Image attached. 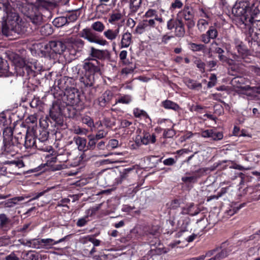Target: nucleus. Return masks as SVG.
<instances>
[{
  "label": "nucleus",
  "instance_id": "nucleus-1",
  "mask_svg": "<svg viewBox=\"0 0 260 260\" xmlns=\"http://www.w3.org/2000/svg\"><path fill=\"white\" fill-rule=\"evenodd\" d=\"M19 15L9 2L0 3V20L2 31L6 36H12L13 33H24L26 29L19 21Z\"/></svg>",
  "mask_w": 260,
  "mask_h": 260
},
{
  "label": "nucleus",
  "instance_id": "nucleus-2",
  "mask_svg": "<svg viewBox=\"0 0 260 260\" xmlns=\"http://www.w3.org/2000/svg\"><path fill=\"white\" fill-rule=\"evenodd\" d=\"M61 0H36L34 3H29L26 0H23L17 1L16 6L36 28L42 24L44 20L43 15L41 12V8L46 6V3L56 5Z\"/></svg>",
  "mask_w": 260,
  "mask_h": 260
},
{
  "label": "nucleus",
  "instance_id": "nucleus-3",
  "mask_svg": "<svg viewBox=\"0 0 260 260\" xmlns=\"http://www.w3.org/2000/svg\"><path fill=\"white\" fill-rule=\"evenodd\" d=\"M9 57L14 65L17 76H26V77L30 75L34 76V71L30 66L26 63L23 58L15 53L10 54Z\"/></svg>",
  "mask_w": 260,
  "mask_h": 260
},
{
  "label": "nucleus",
  "instance_id": "nucleus-4",
  "mask_svg": "<svg viewBox=\"0 0 260 260\" xmlns=\"http://www.w3.org/2000/svg\"><path fill=\"white\" fill-rule=\"evenodd\" d=\"M167 27L170 30L174 28V34L177 37H183L185 34L184 24L181 19H170L167 22Z\"/></svg>",
  "mask_w": 260,
  "mask_h": 260
},
{
  "label": "nucleus",
  "instance_id": "nucleus-5",
  "mask_svg": "<svg viewBox=\"0 0 260 260\" xmlns=\"http://www.w3.org/2000/svg\"><path fill=\"white\" fill-rule=\"evenodd\" d=\"M179 19H184L186 21V25L188 29L192 28L195 25L193 20L194 14L192 9L188 6H185L184 8L177 14Z\"/></svg>",
  "mask_w": 260,
  "mask_h": 260
},
{
  "label": "nucleus",
  "instance_id": "nucleus-6",
  "mask_svg": "<svg viewBox=\"0 0 260 260\" xmlns=\"http://www.w3.org/2000/svg\"><path fill=\"white\" fill-rule=\"evenodd\" d=\"M250 8L247 6V4L242 3L239 6H235L232 9V12L235 15L241 17V20L246 25L248 24V21H250L252 17H249L247 13H250Z\"/></svg>",
  "mask_w": 260,
  "mask_h": 260
},
{
  "label": "nucleus",
  "instance_id": "nucleus-7",
  "mask_svg": "<svg viewBox=\"0 0 260 260\" xmlns=\"http://www.w3.org/2000/svg\"><path fill=\"white\" fill-rule=\"evenodd\" d=\"M79 36L90 43H94L103 46L108 43L106 40L99 38V37L90 28H86L83 29L80 32Z\"/></svg>",
  "mask_w": 260,
  "mask_h": 260
},
{
  "label": "nucleus",
  "instance_id": "nucleus-8",
  "mask_svg": "<svg viewBox=\"0 0 260 260\" xmlns=\"http://www.w3.org/2000/svg\"><path fill=\"white\" fill-rule=\"evenodd\" d=\"M116 176L115 172L112 169L104 170L98 174V182L101 185H109Z\"/></svg>",
  "mask_w": 260,
  "mask_h": 260
},
{
  "label": "nucleus",
  "instance_id": "nucleus-9",
  "mask_svg": "<svg viewBox=\"0 0 260 260\" xmlns=\"http://www.w3.org/2000/svg\"><path fill=\"white\" fill-rule=\"evenodd\" d=\"M156 141V137L154 134L150 135L148 133H144L143 136L138 135L136 137L135 144L132 147L136 149L142 145H147L149 143H154Z\"/></svg>",
  "mask_w": 260,
  "mask_h": 260
},
{
  "label": "nucleus",
  "instance_id": "nucleus-10",
  "mask_svg": "<svg viewBox=\"0 0 260 260\" xmlns=\"http://www.w3.org/2000/svg\"><path fill=\"white\" fill-rule=\"evenodd\" d=\"M83 68L86 73L89 75L95 74H101V69L99 66V62L95 59H90L85 60L83 65Z\"/></svg>",
  "mask_w": 260,
  "mask_h": 260
},
{
  "label": "nucleus",
  "instance_id": "nucleus-11",
  "mask_svg": "<svg viewBox=\"0 0 260 260\" xmlns=\"http://www.w3.org/2000/svg\"><path fill=\"white\" fill-rule=\"evenodd\" d=\"M50 116L59 126L63 125V120L61 116V109L57 104H53L50 110Z\"/></svg>",
  "mask_w": 260,
  "mask_h": 260
},
{
  "label": "nucleus",
  "instance_id": "nucleus-12",
  "mask_svg": "<svg viewBox=\"0 0 260 260\" xmlns=\"http://www.w3.org/2000/svg\"><path fill=\"white\" fill-rule=\"evenodd\" d=\"M65 95L69 103L77 105L80 102V93L78 89L70 88L65 92Z\"/></svg>",
  "mask_w": 260,
  "mask_h": 260
},
{
  "label": "nucleus",
  "instance_id": "nucleus-13",
  "mask_svg": "<svg viewBox=\"0 0 260 260\" xmlns=\"http://www.w3.org/2000/svg\"><path fill=\"white\" fill-rule=\"evenodd\" d=\"M207 170V168L199 169L191 173L193 175L191 176L183 177L181 180L184 183H196L197 182L198 179L203 176Z\"/></svg>",
  "mask_w": 260,
  "mask_h": 260
},
{
  "label": "nucleus",
  "instance_id": "nucleus-14",
  "mask_svg": "<svg viewBox=\"0 0 260 260\" xmlns=\"http://www.w3.org/2000/svg\"><path fill=\"white\" fill-rule=\"evenodd\" d=\"M4 141L5 143V151L8 153H11L12 155L17 152L18 148L20 147V146L13 142L11 139L9 140V138L7 140V138L5 136H4Z\"/></svg>",
  "mask_w": 260,
  "mask_h": 260
},
{
  "label": "nucleus",
  "instance_id": "nucleus-15",
  "mask_svg": "<svg viewBox=\"0 0 260 260\" xmlns=\"http://www.w3.org/2000/svg\"><path fill=\"white\" fill-rule=\"evenodd\" d=\"M49 46L51 50L56 54H61L66 50L67 46L61 41H52L49 42Z\"/></svg>",
  "mask_w": 260,
  "mask_h": 260
},
{
  "label": "nucleus",
  "instance_id": "nucleus-16",
  "mask_svg": "<svg viewBox=\"0 0 260 260\" xmlns=\"http://www.w3.org/2000/svg\"><path fill=\"white\" fill-rule=\"evenodd\" d=\"M109 51L107 50H100L93 47L90 48L89 55L92 58L103 60L109 56Z\"/></svg>",
  "mask_w": 260,
  "mask_h": 260
},
{
  "label": "nucleus",
  "instance_id": "nucleus-17",
  "mask_svg": "<svg viewBox=\"0 0 260 260\" xmlns=\"http://www.w3.org/2000/svg\"><path fill=\"white\" fill-rule=\"evenodd\" d=\"M32 132L38 143L45 142L48 140L49 132L46 129L38 127Z\"/></svg>",
  "mask_w": 260,
  "mask_h": 260
},
{
  "label": "nucleus",
  "instance_id": "nucleus-18",
  "mask_svg": "<svg viewBox=\"0 0 260 260\" xmlns=\"http://www.w3.org/2000/svg\"><path fill=\"white\" fill-rule=\"evenodd\" d=\"M122 2L126 3L128 0H121ZM142 0H129V15H134L140 9L142 5Z\"/></svg>",
  "mask_w": 260,
  "mask_h": 260
},
{
  "label": "nucleus",
  "instance_id": "nucleus-19",
  "mask_svg": "<svg viewBox=\"0 0 260 260\" xmlns=\"http://www.w3.org/2000/svg\"><path fill=\"white\" fill-rule=\"evenodd\" d=\"M24 139L25 141L23 142L24 145L26 148L35 147L40 149V146L38 145V142L36 137H34L31 135H28L26 133V134L24 137Z\"/></svg>",
  "mask_w": 260,
  "mask_h": 260
},
{
  "label": "nucleus",
  "instance_id": "nucleus-20",
  "mask_svg": "<svg viewBox=\"0 0 260 260\" xmlns=\"http://www.w3.org/2000/svg\"><path fill=\"white\" fill-rule=\"evenodd\" d=\"M69 43L70 47L78 52L82 51L85 45L84 42L80 39H69Z\"/></svg>",
  "mask_w": 260,
  "mask_h": 260
},
{
  "label": "nucleus",
  "instance_id": "nucleus-21",
  "mask_svg": "<svg viewBox=\"0 0 260 260\" xmlns=\"http://www.w3.org/2000/svg\"><path fill=\"white\" fill-rule=\"evenodd\" d=\"M112 94L110 91H106L98 99L99 104L101 107H105L111 100Z\"/></svg>",
  "mask_w": 260,
  "mask_h": 260
},
{
  "label": "nucleus",
  "instance_id": "nucleus-22",
  "mask_svg": "<svg viewBox=\"0 0 260 260\" xmlns=\"http://www.w3.org/2000/svg\"><path fill=\"white\" fill-rule=\"evenodd\" d=\"M66 237H64L58 241H55L53 239H42L41 242L42 243L43 248L48 249L52 247L53 245L57 244L65 240Z\"/></svg>",
  "mask_w": 260,
  "mask_h": 260
},
{
  "label": "nucleus",
  "instance_id": "nucleus-23",
  "mask_svg": "<svg viewBox=\"0 0 260 260\" xmlns=\"http://www.w3.org/2000/svg\"><path fill=\"white\" fill-rule=\"evenodd\" d=\"M25 122L27 124V130L31 129L32 132L35 129L38 128L37 126V118L35 115H31L28 116L25 119Z\"/></svg>",
  "mask_w": 260,
  "mask_h": 260
},
{
  "label": "nucleus",
  "instance_id": "nucleus-24",
  "mask_svg": "<svg viewBox=\"0 0 260 260\" xmlns=\"http://www.w3.org/2000/svg\"><path fill=\"white\" fill-rule=\"evenodd\" d=\"M12 74L9 71V67L7 61L0 58V76L8 77Z\"/></svg>",
  "mask_w": 260,
  "mask_h": 260
},
{
  "label": "nucleus",
  "instance_id": "nucleus-25",
  "mask_svg": "<svg viewBox=\"0 0 260 260\" xmlns=\"http://www.w3.org/2000/svg\"><path fill=\"white\" fill-rule=\"evenodd\" d=\"M11 220L4 213L0 214V229L4 231H7L10 229L9 224Z\"/></svg>",
  "mask_w": 260,
  "mask_h": 260
},
{
  "label": "nucleus",
  "instance_id": "nucleus-26",
  "mask_svg": "<svg viewBox=\"0 0 260 260\" xmlns=\"http://www.w3.org/2000/svg\"><path fill=\"white\" fill-rule=\"evenodd\" d=\"M80 82L83 84L85 87L92 86L94 83V76L92 74L86 73L85 75L80 78Z\"/></svg>",
  "mask_w": 260,
  "mask_h": 260
},
{
  "label": "nucleus",
  "instance_id": "nucleus-27",
  "mask_svg": "<svg viewBox=\"0 0 260 260\" xmlns=\"http://www.w3.org/2000/svg\"><path fill=\"white\" fill-rule=\"evenodd\" d=\"M132 42V36L130 32L124 33L122 37L121 41V48L128 47Z\"/></svg>",
  "mask_w": 260,
  "mask_h": 260
},
{
  "label": "nucleus",
  "instance_id": "nucleus-28",
  "mask_svg": "<svg viewBox=\"0 0 260 260\" xmlns=\"http://www.w3.org/2000/svg\"><path fill=\"white\" fill-rule=\"evenodd\" d=\"M56 153L55 159H58V162H65L68 160V156L70 153L66 150L64 149L59 150Z\"/></svg>",
  "mask_w": 260,
  "mask_h": 260
},
{
  "label": "nucleus",
  "instance_id": "nucleus-29",
  "mask_svg": "<svg viewBox=\"0 0 260 260\" xmlns=\"http://www.w3.org/2000/svg\"><path fill=\"white\" fill-rule=\"evenodd\" d=\"M119 32V28H117L115 30L109 29L105 31L104 35L105 37L109 40H113L116 38Z\"/></svg>",
  "mask_w": 260,
  "mask_h": 260
},
{
  "label": "nucleus",
  "instance_id": "nucleus-30",
  "mask_svg": "<svg viewBox=\"0 0 260 260\" xmlns=\"http://www.w3.org/2000/svg\"><path fill=\"white\" fill-rule=\"evenodd\" d=\"M133 172H134V169L132 168L123 169L120 172V180L119 181H118V183H120L123 180L127 179L129 177L130 175Z\"/></svg>",
  "mask_w": 260,
  "mask_h": 260
},
{
  "label": "nucleus",
  "instance_id": "nucleus-31",
  "mask_svg": "<svg viewBox=\"0 0 260 260\" xmlns=\"http://www.w3.org/2000/svg\"><path fill=\"white\" fill-rule=\"evenodd\" d=\"M162 105L167 109H172L175 111H177L179 109V106L178 104L170 100L163 101Z\"/></svg>",
  "mask_w": 260,
  "mask_h": 260
},
{
  "label": "nucleus",
  "instance_id": "nucleus-32",
  "mask_svg": "<svg viewBox=\"0 0 260 260\" xmlns=\"http://www.w3.org/2000/svg\"><path fill=\"white\" fill-rule=\"evenodd\" d=\"M102 126V123L101 122L98 127V131L95 135H93L98 141L105 138L108 135V131L105 129H99L100 127Z\"/></svg>",
  "mask_w": 260,
  "mask_h": 260
},
{
  "label": "nucleus",
  "instance_id": "nucleus-33",
  "mask_svg": "<svg viewBox=\"0 0 260 260\" xmlns=\"http://www.w3.org/2000/svg\"><path fill=\"white\" fill-rule=\"evenodd\" d=\"M74 140L80 150H83L86 146V139L80 137H74Z\"/></svg>",
  "mask_w": 260,
  "mask_h": 260
},
{
  "label": "nucleus",
  "instance_id": "nucleus-34",
  "mask_svg": "<svg viewBox=\"0 0 260 260\" xmlns=\"http://www.w3.org/2000/svg\"><path fill=\"white\" fill-rule=\"evenodd\" d=\"M88 138V142L87 145V149L92 150H95L96 145L99 141L92 135H89Z\"/></svg>",
  "mask_w": 260,
  "mask_h": 260
},
{
  "label": "nucleus",
  "instance_id": "nucleus-35",
  "mask_svg": "<svg viewBox=\"0 0 260 260\" xmlns=\"http://www.w3.org/2000/svg\"><path fill=\"white\" fill-rule=\"evenodd\" d=\"M122 15L120 12H114L110 14L108 20L109 23L113 24L120 20L122 18Z\"/></svg>",
  "mask_w": 260,
  "mask_h": 260
},
{
  "label": "nucleus",
  "instance_id": "nucleus-36",
  "mask_svg": "<svg viewBox=\"0 0 260 260\" xmlns=\"http://www.w3.org/2000/svg\"><path fill=\"white\" fill-rule=\"evenodd\" d=\"M40 31L43 36H47L52 34L53 30L50 24H46L41 27Z\"/></svg>",
  "mask_w": 260,
  "mask_h": 260
},
{
  "label": "nucleus",
  "instance_id": "nucleus-37",
  "mask_svg": "<svg viewBox=\"0 0 260 260\" xmlns=\"http://www.w3.org/2000/svg\"><path fill=\"white\" fill-rule=\"evenodd\" d=\"M186 84L188 88L191 89H195L198 88H201L202 86L201 83L190 79L186 80Z\"/></svg>",
  "mask_w": 260,
  "mask_h": 260
},
{
  "label": "nucleus",
  "instance_id": "nucleus-38",
  "mask_svg": "<svg viewBox=\"0 0 260 260\" xmlns=\"http://www.w3.org/2000/svg\"><path fill=\"white\" fill-rule=\"evenodd\" d=\"M67 22V19L64 17H59L56 18L53 21V24L57 27H60L63 26Z\"/></svg>",
  "mask_w": 260,
  "mask_h": 260
},
{
  "label": "nucleus",
  "instance_id": "nucleus-39",
  "mask_svg": "<svg viewBox=\"0 0 260 260\" xmlns=\"http://www.w3.org/2000/svg\"><path fill=\"white\" fill-rule=\"evenodd\" d=\"M211 48H210L209 53L212 50L213 52L217 54H223L224 52V51L221 48L218 47V44L216 41H213L211 44Z\"/></svg>",
  "mask_w": 260,
  "mask_h": 260
},
{
  "label": "nucleus",
  "instance_id": "nucleus-40",
  "mask_svg": "<svg viewBox=\"0 0 260 260\" xmlns=\"http://www.w3.org/2000/svg\"><path fill=\"white\" fill-rule=\"evenodd\" d=\"M81 121L83 123L86 124L90 128L94 127V124L93 119L88 115H85L82 117Z\"/></svg>",
  "mask_w": 260,
  "mask_h": 260
},
{
  "label": "nucleus",
  "instance_id": "nucleus-41",
  "mask_svg": "<svg viewBox=\"0 0 260 260\" xmlns=\"http://www.w3.org/2000/svg\"><path fill=\"white\" fill-rule=\"evenodd\" d=\"M250 8V13H247L249 14V17H251L252 19L250 21H248V23H253L254 20V17L256 16L259 12V10L256 7H255L254 5H253Z\"/></svg>",
  "mask_w": 260,
  "mask_h": 260
},
{
  "label": "nucleus",
  "instance_id": "nucleus-42",
  "mask_svg": "<svg viewBox=\"0 0 260 260\" xmlns=\"http://www.w3.org/2000/svg\"><path fill=\"white\" fill-rule=\"evenodd\" d=\"M91 28L96 31L102 32L105 29V25L102 22L96 21L91 25Z\"/></svg>",
  "mask_w": 260,
  "mask_h": 260
},
{
  "label": "nucleus",
  "instance_id": "nucleus-43",
  "mask_svg": "<svg viewBox=\"0 0 260 260\" xmlns=\"http://www.w3.org/2000/svg\"><path fill=\"white\" fill-rule=\"evenodd\" d=\"M103 124L107 128H111L115 125V121L114 119L109 118H104L103 122Z\"/></svg>",
  "mask_w": 260,
  "mask_h": 260
},
{
  "label": "nucleus",
  "instance_id": "nucleus-44",
  "mask_svg": "<svg viewBox=\"0 0 260 260\" xmlns=\"http://www.w3.org/2000/svg\"><path fill=\"white\" fill-rule=\"evenodd\" d=\"M57 86L58 87V88L62 91L65 90L66 92L67 90L69 89L68 88V87L67 86L64 76L60 78V79L58 80L57 81Z\"/></svg>",
  "mask_w": 260,
  "mask_h": 260
},
{
  "label": "nucleus",
  "instance_id": "nucleus-45",
  "mask_svg": "<svg viewBox=\"0 0 260 260\" xmlns=\"http://www.w3.org/2000/svg\"><path fill=\"white\" fill-rule=\"evenodd\" d=\"M210 39H215L218 36V31L214 26H210L206 32Z\"/></svg>",
  "mask_w": 260,
  "mask_h": 260
},
{
  "label": "nucleus",
  "instance_id": "nucleus-46",
  "mask_svg": "<svg viewBox=\"0 0 260 260\" xmlns=\"http://www.w3.org/2000/svg\"><path fill=\"white\" fill-rule=\"evenodd\" d=\"M212 134L211 135L210 138L214 141H219L223 138V134L222 132H217L212 129Z\"/></svg>",
  "mask_w": 260,
  "mask_h": 260
},
{
  "label": "nucleus",
  "instance_id": "nucleus-47",
  "mask_svg": "<svg viewBox=\"0 0 260 260\" xmlns=\"http://www.w3.org/2000/svg\"><path fill=\"white\" fill-rule=\"evenodd\" d=\"M73 132L75 134L86 135L88 133V131L87 129L77 126L74 127Z\"/></svg>",
  "mask_w": 260,
  "mask_h": 260
},
{
  "label": "nucleus",
  "instance_id": "nucleus-48",
  "mask_svg": "<svg viewBox=\"0 0 260 260\" xmlns=\"http://www.w3.org/2000/svg\"><path fill=\"white\" fill-rule=\"evenodd\" d=\"M133 113H134V116L137 118H141L142 117L148 116L146 112L145 111H144L143 110H140L138 108L134 109Z\"/></svg>",
  "mask_w": 260,
  "mask_h": 260
},
{
  "label": "nucleus",
  "instance_id": "nucleus-49",
  "mask_svg": "<svg viewBox=\"0 0 260 260\" xmlns=\"http://www.w3.org/2000/svg\"><path fill=\"white\" fill-rule=\"evenodd\" d=\"M208 25V22L205 19H202L199 20L197 26L199 29L200 31H203L206 29V27Z\"/></svg>",
  "mask_w": 260,
  "mask_h": 260
},
{
  "label": "nucleus",
  "instance_id": "nucleus-50",
  "mask_svg": "<svg viewBox=\"0 0 260 260\" xmlns=\"http://www.w3.org/2000/svg\"><path fill=\"white\" fill-rule=\"evenodd\" d=\"M190 46L191 50L193 51H199L203 50L205 48L204 45L197 44L193 43H191Z\"/></svg>",
  "mask_w": 260,
  "mask_h": 260
},
{
  "label": "nucleus",
  "instance_id": "nucleus-51",
  "mask_svg": "<svg viewBox=\"0 0 260 260\" xmlns=\"http://www.w3.org/2000/svg\"><path fill=\"white\" fill-rule=\"evenodd\" d=\"M31 247L34 248L40 249L43 248L42 243L41 242V239H32L31 240Z\"/></svg>",
  "mask_w": 260,
  "mask_h": 260
},
{
  "label": "nucleus",
  "instance_id": "nucleus-52",
  "mask_svg": "<svg viewBox=\"0 0 260 260\" xmlns=\"http://www.w3.org/2000/svg\"><path fill=\"white\" fill-rule=\"evenodd\" d=\"M88 216H86L84 217L79 219L76 223V225L78 227H82L86 225L88 221Z\"/></svg>",
  "mask_w": 260,
  "mask_h": 260
},
{
  "label": "nucleus",
  "instance_id": "nucleus-53",
  "mask_svg": "<svg viewBox=\"0 0 260 260\" xmlns=\"http://www.w3.org/2000/svg\"><path fill=\"white\" fill-rule=\"evenodd\" d=\"M24 138H23L21 134H18L17 136L15 137L14 138H12L11 139L13 141V142L16 143L18 145H21L23 143Z\"/></svg>",
  "mask_w": 260,
  "mask_h": 260
},
{
  "label": "nucleus",
  "instance_id": "nucleus-54",
  "mask_svg": "<svg viewBox=\"0 0 260 260\" xmlns=\"http://www.w3.org/2000/svg\"><path fill=\"white\" fill-rule=\"evenodd\" d=\"M131 101V96L129 95H126L119 98L118 100V102L120 103L127 104L129 103Z\"/></svg>",
  "mask_w": 260,
  "mask_h": 260
},
{
  "label": "nucleus",
  "instance_id": "nucleus-55",
  "mask_svg": "<svg viewBox=\"0 0 260 260\" xmlns=\"http://www.w3.org/2000/svg\"><path fill=\"white\" fill-rule=\"evenodd\" d=\"M183 6V3L180 0H175L171 4V8L174 10L176 9H180Z\"/></svg>",
  "mask_w": 260,
  "mask_h": 260
},
{
  "label": "nucleus",
  "instance_id": "nucleus-56",
  "mask_svg": "<svg viewBox=\"0 0 260 260\" xmlns=\"http://www.w3.org/2000/svg\"><path fill=\"white\" fill-rule=\"evenodd\" d=\"M245 205V203L241 204L239 206L234 207L233 209L229 210L227 212L228 215H229L230 216L234 215L235 213H237V212L239 210H240L241 208L243 207Z\"/></svg>",
  "mask_w": 260,
  "mask_h": 260
},
{
  "label": "nucleus",
  "instance_id": "nucleus-57",
  "mask_svg": "<svg viewBox=\"0 0 260 260\" xmlns=\"http://www.w3.org/2000/svg\"><path fill=\"white\" fill-rule=\"evenodd\" d=\"M65 77V80L68 88H75L73 86L75 84V80L72 78L67 76Z\"/></svg>",
  "mask_w": 260,
  "mask_h": 260
},
{
  "label": "nucleus",
  "instance_id": "nucleus-58",
  "mask_svg": "<svg viewBox=\"0 0 260 260\" xmlns=\"http://www.w3.org/2000/svg\"><path fill=\"white\" fill-rule=\"evenodd\" d=\"M175 135V131L172 129H165L164 132V136L165 138H172Z\"/></svg>",
  "mask_w": 260,
  "mask_h": 260
},
{
  "label": "nucleus",
  "instance_id": "nucleus-59",
  "mask_svg": "<svg viewBox=\"0 0 260 260\" xmlns=\"http://www.w3.org/2000/svg\"><path fill=\"white\" fill-rule=\"evenodd\" d=\"M118 141L116 139H111L109 140L108 145L107 146L108 148H110L112 149H114L117 147L118 145Z\"/></svg>",
  "mask_w": 260,
  "mask_h": 260
},
{
  "label": "nucleus",
  "instance_id": "nucleus-60",
  "mask_svg": "<svg viewBox=\"0 0 260 260\" xmlns=\"http://www.w3.org/2000/svg\"><path fill=\"white\" fill-rule=\"evenodd\" d=\"M135 69V66L125 67L122 69L121 73L122 74L128 75L129 74L132 73L134 72Z\"/></svg>",
  "mask_w": 260,
  "mask_h": 260
},
{
  "label": "nucleus",
  "instance_id": "nucleus-61",
  "mask_svg": "<svg viewBox=\"0 0 260 260\" xmlns=\"http://www.w3.org/2000/svg\"><path fill=\"white\" fill-rule=\"evenodd\" d=\"M228 70L230 74L235 75L233 73H238L239 72V67L237 64L234 63L231 67H229Z\"/></svg>",
  "mask_w": 260,
  "mask_h": 260
},
{
  "label": "nucleus",
  "instance_id": "nucleus-62",
  "mask_svg": "<svg viewBox=\"0 0 260 260\" xmlns=\"http://www.w3.org/2000/svg\"><path fill=\"white\" fill-rule=\"evenodd\" d=\"M146 29L144 28L143 25L140 23L138 24L135 29V32L137 34H142Z\"/></svg>",
  "mask_w": 260,
  "mask_h": 260
},
{
  "label": "nucleus",
  "instance_id": "nucleus-63",
  "mask_svg": "<svg viewBox=\"0 0 260 260\" xmlns=\"http://www.w3.org/2000/svg\"><path fill=\"white\" fill-rule=\"evenodd\" d=\"M106 148L105 142L103 141H98L96 145L95 150H104Z\"/></svg>",
  "mask_w": 260,
  "mask_h": 260
},
{
  "label": "nucleus",
  "instance_id": "nucleus-64",
  "mask_svg": "<svg viewBox=\"0 0 260 260\" xmlns=\"http://www.w3.org/2000/svg\"><path fill=\"white\" fill-rule=\"evenodd\" d=\"M6 260H19V258L14 253L11 252L5 257Z\"/></svg>",
  "mask_w": 260,
  "mask_h": 260
}]
</instances>
